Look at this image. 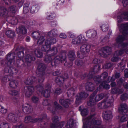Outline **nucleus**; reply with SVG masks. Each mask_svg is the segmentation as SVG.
I'll return each mask as SVG.
<instances>
[{
    "instance_id": "obj_35",
    "label": "nucleus",
    "mask_w": 128,
    "mask_h": 128,
    "mask_svg": "<svg viewBox=\"0 0 128 128\" xmlns=\"http://www.w3.org/2000/svg\"><path fill=\"white\" fill-rule=\"evenodd\" d=\"M40 8V6L38 5L32 6L30 10V12L32 14L37 12Z\"/></svg>"
},
{
    "instance_id": "obj_55",
    "label": "nucleus",
    "mask_w": 128,
    "mask_h": 128,
    "mask_svg": "<svg viewBox=\"0 0 128 128\" xmlns=\"http://www.w3.org/2000/svg\"><path fill=\"white\" fill-rule=\"evenodd\" d=\"M8 75H6L2 76H0V79L2 82H7Z\"/></svg>"
},
{
    "instance_id": "obj_23",
    "label": "nucleus",
    "mask_w": 128,
    "mask_h": 128,
    "mask_svg": "<svg viewBox=\"0 0 128 128\" xmlns=\"http://www.w3.org/2000/svg\"><path fill=\"white\" fill-rule=\"evenodd\" d=\"M102 116L104 119L107 120H111L113 116L112 112L110 110H107L103 112Z\"/></svg>"
},
{
    "instance_id": "obj_7",
    "label": "nucleus",
    "mask_w": 128,
    "mask_h": 128,
    "mask_svg": "<svg viewBox=\"0 0 128 128\" xmlns=\"http://www.w3.org/2000/svg\"><path fill=\"white\" fill-rule=\"evenodd\" d=\"M47 118L46 114H41L40 118H33L31 116H27L25 117L24 122L26 123H29L30 122L35 123L36 122L38 123L42 122L44 120Z\"/></svg>"
},
{
    "instance_id": "obj_16",
    "label": "nucleus",
    "mask_w": 128,
    "mask_h": 128,
    "mask_svg": "<svg viewBox=\"0 0 128 128\" xmlns=\"http://www.w3.org/2000/svg\"><path fill=\"white\" fill-rule=\"evenodd\" d=\"M74 76L81 80H84L86 77H88V74L86 72L83 74L81 71L77 69L74 70Z\"/></svg>"
},
{
    "instance_id": "obj_37",
    "label": "nucleus",
    "mask_w": 128,
    "mask_h": 128,
    "mask_svg": "<svg viewBox=\"0 0 128 128\" xmlns=\"http://www.w3.org/2000/svg\"><path fill=\"white\" fill-rule=\"evenodd\" d=\"M123 92V90L122 89H120L118 88H114L112 89L111 93L113 94H121Z\"/></svg>"
},
{
    "instance_id": "obj_47",
    "label": "nucleus",
    "mask_w": 128,
    "mask_h": 128,
    "mask_svg": "<svg viewBox=\"0 0 128 128\" xmlns=\"http://www.w3.org/2000/svg\"><path fill=\"white\" fill-rule=\"evenodd\" d=\"M34 54L36 56L39 58H42L43 56V53L40 49H36L35 50Z\"/></svg>"
},
{
    "instance_id": "obj_34",
    "label": "nucleus",
    "mask_w": 128,
    "mask_h": 128,
    "mask_svg": "<svg viewBox=\"0 0 128 128\" xmlns=\"http://www.w3.org/2000/svg\"><path fill=\"white\" fill-rule=\"evenodd\" d=\"M6 34L7 37L10 38H14L16 35L14 31L10 30H7Z\"/></svg>"
},
{
    "instance_id": "obj_50",
    "label": "nucleus",
    "mask_w": 128,
    "mask_h": 128,
    "mask_svg": "<svg viewBox=\"0 0 128 128\" xmlns=\"http://www.w3.org/2000/svg\"><path fill=\"white\" fill-rule=\"evenodd\" d=\"M100 28L103 32H106L108 29V25L107 23L103 24L100 26Z\"/></svg>"
},
{
    "instance_id": "obj_11",
    "label": "nucleus",
    "mask_w": 128,
    "mask_h": 128,
    "mask_svg": "<svg viewBox=\"0 0 128 128\" xmlns=\"http://www.w3.org/2000/svg\"><path fill=\"white\" fill-rule=\"evenodd\" d=\"M100 66L98 64H96L94 66L93 68L91 69L89 73L88 74V78L90 79H92L94 74L100 70Z\"/></svg>"
},
{
    "instance_id": "obj_5",
    "label": "nucleus",
    "mask_w": 128,
    "mask_h": 128,
    "mask_svg": "<svg viewBox=\"0 0 128 128\" xmlns=\"http://www.w3.org/2000/svg\"><path fill=\"white\" fill-rule=\"evenodd\" d=\"M118 110L120 113L123 115L120 119V122H123L127 121L128 119V117L126 114L128 111L126 104L125 103L120 104Z\"/></svg>"
},
{
    "instance_id": "obj_56",
    "label": "nucleus",
    "mask_w": 128,
    "mask_h": 128,
    "mask_svg": "<svg viewBox=\"0 0 128 128\" xmlns=\"http://www.w3.org/2000/svg\"><path fill=\"white\" fill-rule=\"evenodd\" d=\"M9 124L7 122H2L0 124V128H8Z\"/></svg>"
},
{
    "instance_id": "obj_63",
    "label": "nucleus",
    "mask_w": 128,
    "mask_h": 128,
    "mask_svg": "<svg viewBox=\"0 0 128 128\" xmlns=\"http://www.w3.org/2000/svg\"><path fill=\"white\" fill-rule=\"evenodd\" d=\"M92 62L93 63L96 64L98 63H100L101 61L100 60H99L97 58H95L94 59Z\"/></svg>"
},
{
    "instance_id": "obj_62",
    "label": "nucleus",
    "mask_w": 128,
    "mask_h": 128,
    "mask_svg": "<svg viewBox=\"0 0 128 128\" xmlns=\"http://www.w3.org/2000/svg\"><path fill=\"white\" fill-rule=\"evenodd\" d=\"M42 104L44 106H47L49 105L48 101L47 99H45L44 100L43 102H42Z\"/></svg>"
},
{
    "instance_id": "obj_1",
    "label": "nucleus",
    "mask_w": 128,
    "mask_h": 128,
    "mask_svg": "<svg viewBox=\"0 0 128 128\" xmlns=\"http://www.w3.org/2000/svg\"><path fill=\"white\" fill-rule=\"evenodd\" d=\"M56 40L55 38H51L46 40L45 42V45H43L41 47L42 51L46 52L44 61L45 62L50 63L52 68H55L57 64L60 63L62 64L65 66L70 67L72 65V62L66 63V57L65 53L61 52L59 55H57L52 59V56L56 54L58 52L57 48L56 47H53L51 49L50 46L56 43Z\"/></svg>"
},
{
    "instance_id": "obj_45",
    "label": "nucleus",
    "mask_w": 128,
    "mask_h": 128,
    "mask_svg": "<svg viewBox=\"0 0 128 128\" xmlns=\"http://www.w3.org/2000/svg\"><path fill=\"white\" fill-rule=\"evenodd\" d=\"M124 36L122 35H119L116 39V42L120 44L122 43L124 40Z\"/></svg>"
},
{
    "instance_id": "obj_12",
    "label": "nucleus",
    "mask_w": 128,
    "mask_h": 128,
    "mask_svg": "<svg viewBox=\"0 0 128 128\" xmlns=\"http://www.w3.org/2000/svg\"><path fill=\"white\" fill-rule=\"evenodd\" d=\"M88 96V94L84 92H80L78 94L76 95L75 102L76 104H79L81 102L82 100L86 98Z\"/></svg>"
},
{
    "instance_id": "obj_17",
    "label": "nucleus",
    "mask_w": 128,
    "mask_h": 128,
    "mask_svg": "<svg viewBox=\"0 0 128 128\" xmlns=\"http://www.w3.org/2000/svg\"><path fill=\"white\" fill-rule=\"evenodd\" d=\"M123 19L128 20V10L127 12H122L118 16L117 20L118 23L122 22L123 21Z\"/></svg>"
},
{
    "instance_id": "obj_49",
    "label": "nucleus",
    "mask_w": 128,
    "mask_h": 128,
    "mask_svg": "<svg viewBox=\"0 0 128 128\" xmlns=\"http://www.w3.org/2000/svg\"><path fill=\"white\" fill-rule=\"evenodd\" d=\"M104 96V94L103 93H101L97 95L95 98L96 102H98L103 98Z\"/></svg>"
},
{
    "instance_id": "obj_20",
    "label": "nucleus",
    "mask_w": 128,
    "mask_h": 128,
    "mask_svg": "<svg viewBox=\"0 0 128 128\" xmlns=\"http://www.w3.org/2000/svg\"><path fill=\"white\" fill-rule=\"evenodd\" d=\"M107 82L106 80H104L100 84L98 87L96 89H98V91H101L103 90V89H105L106 90L109 89L110 87V85L107 84Z\"/></svg>"
},
{
    "instance_id": "obj_29",
    "label": "nucleus",
    "mask_w": 128,
    "mask_h": 128,
    "mask_svg": "<svg viewBox=\"0 0 128 128\" xmlns=\"http://www.w3.org/2000/svg\"><path fill=\"white\" fill-rule=\"evenodd\" d=\"M18 33L19 34L24 35L27 33V30L24 26H20L18 27Z\"/></svg>"
},
{
    "instance_id": "obj_61",
    "label": "nucleus",
    "mask_w": 128,
    "mask_h": 128,
    "mask_svg": "<svg viewBox=\"0 0 128 128\" xmlns=\"http://www.w3.org/2000/svg\"><path fill=\"white\" fill-rule=\"evenodd\" d=\"M118 56H114L112 57L111 59L112 62H116L118 61L119 60V58H118Z\"/></svg>"
},
{
    "instance_id": "obj_30",
    "label": "nucleus",
    "mask_w": 128,
    "mask_h": 128,
    "mask_svg": "<svg viewBox=\"0 0 128 128\" xmlns=\"http://www.w3.org/2000/svg\"><path fill=\"white\" fill-rule=\"evenodd\" d=\"M80 112V114L82 116H85L88 114V110L86 108H84L83 106H80L78 108Z\"/></svg>"
},
{
    "instance_id": "obj_15",
    "label": "nucleus",
    "mask_w": 128,
    "mask_h": 128,
    "mask_svg": "<svg viewBox=\"0 0 128 128\" xmlns=\"http://www.w3.org/2000/svg\"><path fill=\"white\" fill-rule=\"evenodd\" d=\"M98 92V89H96L91 95L90 96V100L87 102V104L88 106H93L94 105L96 102H97L95 100L94 97Z\"/></svg>"
},
{
    "instance_id": "obj_33",
    "label": "nucleus",
    "mask_w": 128,
    "mask_h": 128,
    "mask_svg": "<svg viewBox=\"0 0 128 128\" xmlns=\"http://www.w3.org/2000/svg\"><path fill=\"white\" fill-rule=\"evenodd\" d=\"M58 32L57 30L55 29H53L50 31L48 33V35L49 36H50L49 38H55L52 37H51V36L56 37L58 35ZM48 39H49V38H48L46 40ZM55 39L56 40V39L55 38Z\"/></svg>"
},
{
    "instance_id": "obj_25",
    "label": "nucleus",
    "mask_w": 128,
    "mask_h": 128,
    "mask_svg": "<svg viewBox=\"0 0 128 128\" xmlns=\"http://www.w3.org/2000/svg\"><path fill=\"white\" fill-rule=\"evenodd\" d=\"M86 36L88 38H93L97 34V32L93 30H90L86 32Z\"/></svg>"
},
{
    "instance_id": "obj_40",
    "label": "nucleus",
    "mask_w": 128,
    "mask_h": 128,
    "mask_svg": "<svg viewBox=\"0 0 128 128\" xmlns=\"http://www.w3.org/2000/svg\"><path fill=\"white\" fill-rule=\"evenodd\" d=\"M69 59L70 62L74 60L75 58V55L74 52L72 51H70L68 54Z\"/></svg>"
},
{
    "instance_id": "obj_36",
    "label": "nucleus",
    "mask_w": 128,
    "mask_h": 128,
    "mask_svg": "<svg viewBox=\"0 0 128 128\" xmlns=\"http://www.w3.org/2000/svg\"><path fill=\"white\" fill-rule=\"evenodd\" d=\"M76 87L74 88V87H72L69 88L67 90V96L69 97L70 95H72L73 96L74 94V92H75L76 90Z\"/></svg>"
},
{
    "instance_id": "obj_3",
    "label": "nucleus",
    "mask_w": 128,
    "mask_h": 128,
    "mask_svg": "<svg viewBox=\"0 0 128 128\" xmlns=\"http://www.w3.org/2000/svg\"><path fill=\"white\" fill-rule=\"evenodd\" d=\"M94 115H92L88 117L85 120V122L83 124V128H90L92 125L100 126L102 123L101 120H96L93 118Z\"/></svg>"
},
{
    "instance_id": "obj_10",
    "label": "nucleus",
    "mask_w": 128,
    "mask_h": 128,
    "mask_svg": "<svg viewBox=\"0 0 128 128\" xmlns=\"http://www.w3.org/2000/svg\"><path fill=\"white\" fill-rule=\"evenodd\" d=\"M112 49V48L109 46L104 47L102 48V50L98 52V54L103 57H106L108 55L110 54Z\"/></svg>"
},
{
    "instance_id": "obj_51",
    "label": "nucleus",
    "mask_w": 128,
    "mask_h": 128,
    "mask_svg": "<svg viewBox=\"0 0 128 128\" xmlns=\"http://www.w3.org/2000/svg\"><path fill=\"white\" fill-rule=\"evenodd\" d=\"M9 12L12 14H15L16 11V7L14 5L10 6L8 9Z\"/></svg>"
},
{
    "instance_id": "obj_57",
    "label": "nucleus",
    "mask_w": 128,
    "mask_h": 128,
    "mask_svg": "<svg viewBox=\"0 0 128 128\" xmlns=\"http://www.w3.org/2000/svg\"><path fill=\"white\" fill-rule=\"evenodd\" d=\"M54 92L55 94L59 95L62 93V90L60 88H58L55 89L54 91Z\"/></svg>"
},
{
    "instance_id": "obj_58",
    "label": "nucleus",
    "mask_w": 128,
    "mask_h": 128,
    "mask_svg": "<svg viewBox=\"0 0 128 128\" xmlns=\"http://www.w3.org/2000/svg\"><path fill=\"white\" fill-rule=\"evenodd\" d=\"M8 93L12 96H16L18 94V92L16 90H11L9 91Z\"/></svg>"
},
{
    "instance_id": "obj_44",
    "label": "nucleus",
    "mask_w": 128,
    "mask_h": 128,
    "mask_svg": "<svg viewBox=\"0 0 128 128\" xmlns=\"http://www.w3.org/2000/svg\"><path fill=\"white\" fill-rule=\"evenodd\" d=\"M18 82L15 80L10 82V88H15L18 86Z\"/></svg>"
},
{
    "instance_id": "obj_31",
    "label": "nucleus",
    "mask_w": 128,
    "mask_h": 128,
    "mask_svg": "<svg viewBox=\"0 0 128 128\" xmlns=\"http://www.w3.org/2000/svg\"><path fill=\"white\" fill-rule=\"evenodd\" d=\"M85 88L89 91H92L94 89V86L92 83L88 82L86 84Z\"/></svg>"
},
{
    "instance_id": "obj_48",
    "label": "nucleus",
    "mask_w": 128,
    "mask_h": 128,
    "mask_svg": "<svg viewBox=\"0 0 128 128\" xmlns=\"http://www.w3.org/2000/svg\"><path fill=\"white\" fill-rule=\"evenodd\" d=\"M44 75H42L41 74H39V77L37 79L36 78V81H35V83L37 82H42L44 80Z\"/></svg>"
},
{
    "instance_id": "obj_54",
    "label": "nucleus",
    "mask_w": 128,
    "mask_h": 128,
    "mask_svg": "<svg viewBox=\"0 0 128 128\" xmlns=\"http://www.w3.org/2000/svg\"><path fill=\"white\" fill-rule=\"evenodd\" d=\"M39 97L36 96H33L31 98L32 102L35 104H37L39 102Z\"/></svg>"
},
{
    "instance_id": "obj_8",
    "label": "nucleus",
    "mask_w": 128,
    "mask_h": 128,
    "mask_svg": "<svg viewBox=\"0 0 128 128\" xmlns=\"http://www.w3.org/2000/svg\"><path fill=\"white\" fill-rule=\"evenodd\" d=\"M114 101V100L112 98L110 99L109 100L104 99L98 104V106L99 108L102 109L111 107L112 106Z\"/></svg>"
},
{
    "instance_id": "obj_53",
    "label": "nucleus",
    "mask_w": 128,
    "mask_h": 128,
    "mask_svg": "<svg viewBox=\"0 0 128 128\" xmlns=\"http://www.w3.org/2000/svg\"><path fill=\"white\" fill-rule=\"evenodd\" d=\"M59 117L57 116H55L52 117V122L53 123L58 124V123L61 122H59Z\"/></svg>"
},
{
    "instance_id": "obj_21",
    "label": "nucleus",
    "mask_w": 128,
    "mask_h": 128,
    "mask_svg": "<svg viewBox=\"0 0 128 128\" xmlns=\"http://www.w3.org/2000/svg\"><path fill=\"white\" fill-rule=\"evenodd\" d=\"M46 68V65L43 63H41L38 65L37 69L39 72V74L42 75L45 74V71Z\"/></svg>"
},
{
    "instance_id": "obj_43",
    "label": "nucleus",
    "mask_w": 128,
    "mask_h": 128,
    "mask_svg": "<svg viewBox=\"0 0 128 128\" xmlns=\"http://www.w3.org/2000/svg\"><path fill=\"white\" fill-rule=\"evenodd\" d=\"M47 15V19L48 20H52L54 19L55 17L56 14L54 12L46 13Z\"/></svg>"
},
{
    "instance_id": "obj_26",
    "label": "nucleus",
    "mask_w": 128,
    "mask_h": 128,
    "mask_svg": "<svg viewBox=\"0 0 128 128\" xmlns=\"http://www.w3.org/2000/svg\"><path fill=\"white\" fill-rule=\"evenodd\" d=\"M26 88L27 90L25 93L26 96L28 97H30L34 92V87L33 86H27Z\"/></svg>"
},
{
    "instance_id": "obj_39",
    "label": "nucleus",
    "mask_w": 128,
    "mask_h": 128,
    "mask_svg": "<svg viewBox=\"0 0 128 128\" xmlns=\"http://www.w3.org/2000/svg\"><path fill=\"white\" fill-rule=\"evenodd\" d=\"M31 36L35 40H36L37 38H38L40 36H41L39 32L37 31H34L32 32L31 34Z\"/></svg>"
},
{
    "instance_id": "obj_2",
    "label": "nucleus",
    "mask_w": 128,
    "mask_h": 128,
    "mask_svg": "<svg viewBox=\"0 0 128 128\" xmlns=\"http://www.w3.org/2000/svg\"><path fill=\"white\" fill-rule=\"evenodd\" d=\"M18 59L14 60L16 54L15 52H10L8 54L4 59L0 62L1 66L4 67V72L8 73L11 75L16 74L18 72V69L23 68L26 66V63L24 62L22 60L24 55V50L18 51L16 53Z\"/></svg>"
},
{
    "instance_id": "obj_27",
    "label": "nucleus",
    "mask_w": 128,
    "mask_h": 128,
    "mask_svg": "<svg viewBox=\"0 0 128 128\" xmlns=\"http://www.w3.org/2000/svg\"><path fill=\"white\" fill-rule=\"evenodd\" d=\"M121 27L122 30V34L124 36L128 34V22L122 24Z\"/></svg>"
},
{
    "instance_id": "obj_46",
    "label": "nucleus",
    "mask_w": 128,
    "mask_h": 128,
    "mask_svg": "<svg viewBox=\"0 0 128 128\" xmlns=\"http://www.w3.org/2000/svg\"><path fill=\"white\" fill-rule=\"evenodd\" d=\"M63 126L64 124L62 122H60L58 124L52 123L50 124V128H56L58 127H63Z\"/></svg>"
},
{
    "instance_id": "obj_4",
    "label": "nucleus",
    "mask_w": 128,
    "mask_h": 128,
    "mask_svg": "<svg viewBox=\"0 0 128 128\" xmlns=\"http://www.w3.org/2000/svg\"><path fill=\"white\" fill-rule=\"evenodd\" d=\"M45 87L47 88L44 90L43 86L41 84H38L35 86V87L39 91L44 97L47 98L50 96L51 86L50 84L47 83L46 84Z\"/></svg>"
},
{
    "instance_id": "obj_32",
    "label": "nucleus",
    "mask_w": 128,
    "mask_h": 128,
    "mask_svg": "<svg viewBox=\"0 0 128 128\" xmlns=\"http://www.w3.org/2000/svg\"><path fill=\"white\" fill-rule=\"evenodd\" d=\"M8 13L7 9L4 7L0 8V16L3 17L6 16Z\"/></svg>"
},
{
    "instance_id": "obj_59",
    "label": "nucleus",
    "mask_w": 128,
    "mask_h": 128,
    "mask_svg": "<svg viewBox=\"0 0 128 128\" xmlns=\"http://www.w3.org/2000/svg\"><path fill=\"white\" fill-rule=\"evenodd\" d=\"M54 104L55 108L57 109H61L62 108V106L58 104L56 101L54 102Z\"/></svg>"
},
{
    "instance_id": "obj_19",
    "label": "nucleus",
    "mask_w": 128,
    "mask_h": 128,
    "mask_svg": "<svg viewBox=\"0 0 128 128\" xmlns=\"http://www.w3.org/2000/svg\"><path fill=\"white\" fill-rule=\"evenodd\" d=\"M22 108V111L25 113H31L33 111L32 106L28 104H23Z\"/></svg>"
},
{
    "instance_id": "obj_60",
    "label": "nucleus",
    "mask_w": 128,
    "mask_h": 128,
    "mask_svg": "<svg viewBox=\"0 0 128 128\" xmlns=\"http://www.w3.org/2000/svg\"><path fill=\"white\" fill-rule=\"evenodd\" d=\"M122 4L124 7H126L128 4V0H122Z\"/></svg>"
},
{
    "instance_id": "obj_14",
    "label": "nucleus",
    "mask_w": 128,
    "mask_h": 128,
    "mask_svg": "<svg viewBox=\"0 0 128 128\" xmlns=\"http://www.w3.org/2000/svg\"><path fill=\"white\" fill-rule=\"evenodd\" d=\"M35 60L36 58L34 56H32L29 54H28L26 55L25 56V62H24V63H26V66L25 68H20L19 69H18V70H19V71L18 72V73H19L22 70H25L28 67L27 64L28 63H30L32 61H34Z\"/></svg>"
},
{
    "instance_id": "obj_9",
    "label": "nucleus",
    "mask_w": 128,
    "mask_h": 128,
    "mask_svg": "<svg viewBox=\"0 0 128 128\" xmlns=\"http://www.w3.org/2000/svg\"><path fill=\"white\" fill-rule=\"evenodd\" d=\"M13 19L14 22V24H17L18 22L21 23L26 26H29L32 24L28 20H25L24 17H22L19 15L17 16L16 17H14L13 18Z\"/></svg>"
},
{
    "instance_id": "obj_6",
    "label": "nucleus",
    "mask_w": 128,
    "mask_h": 128,
    "mask_svg": "<svg viewBox=\"0 0 128 128\" xmlns=\"http://www.w3.org/2000/svg\"><path fill=\"white\" fill-rule=\"evenodd\" d=\"M91 46L89 45L84 44L82 45L80 48V53L77 52V54L78 57L81 59L84 58L86 56L90 51Z\"/></svg>"
},
{
    "instance_id": "obj_24",
    "label": "nucleus",
    "mask_w": 128,
    "mask_h": 128,
    "mask_svg": "<svg viewBox=\"0 0 128 128\" xmlns=\"http://www.w3.org/2000/svg\"><path fill=\"white\" fill-rule=\"evenodd\" d=\"M59 102L64 107L68 108L71 104V101L68 99H60L59 100Z\"/></svg>"
},
{
    "instance_id": "obj_28",
    "label": "nucleus",
    "mask_w": 128,
    "mask_h": 128,
    "mask_svg": "<svg viewBox=\"0 0 128 128\" xmlns=\"http://www.w3.org/2000/svg\"><path fill=\"white\" fill-rule=\"evenodd\" d=\"M36 80V78L34 76L28 77L27 79L25 80L24 83L28 85H32L35 83Z\"/></svg>"
},
{
    "instance_id": "obj_22",
    "label": "nucleus",
    "mask_w": 128,
    "mask_h": 128,
    "mask_svg": "<svg viewBox=\"0 0 128 128\" xmlns=\"http://www.w3.org/2000/svg\"><path fill=\"white\" fill-rule=\"evenodd\" d=\"M7 120L10 122L14 123L18 122V118L14 114L10 113L8 116Z\"/></svg>"
},
{
    "instance_id": "obj_42",
    "label": "nucleus",
    "mask_w": 128,
    "mask_h": 128,
    "mask_svg": "<svg viewBox=\"0 0 128 128\" xmlns=\"http://www.w3.org/2000/svg\"><path fill=\"white\" fill-rule=\"evenodd\" d=\"M44 37L43 36H40L35 40L37 42V44L38 45L42 44L44 41Z\"/></svg>"
},
{
    "instance_id": "obj_38",
    "label": "nucleus",
    "mask_w": 128,
    "mask_h": 128,
    "mask_svg": "<svg viewBox=\"0 0 128 128\" xmlns=\"http://www.w3.org/2000/svg\"><path fill=\"white\" fill-rule=\"evenodd\" d=\"M74 120L73 119L70 118L69 119L67 122L66 126L67 128H72L74 124Z\"/></svg>"
},
{
    "instance_id": "obj_13",
    "label": "nucleus",
    "mask_w": 128,
    "mask_h": 128,
    "mask_svg": "<svg viewBox=\"0 0 128 128\" xmlns=\"http://www.w3.org/2000/svg\"><path fill=\"white\" fill-rule=\"evenodd\" d=\"M68 74L66 73L64 74L62 76H58L55 80L58 86H61L63 85L64 79L68 78Z\"/></svg>"
},
{
    "instance_id": "obj_52",
    "label": "nucleus",
    "mask_w": 128,
    "mask_h": 128,
    "mask_svg": "<svg viewBox=\"0 0 128 128\" xmlns=\"http://www.w3.org/2000/svg\"><path fill=\"white\" fill-rule=\"evenodd\" d=\"M75 64L78 66H81L83 65L84 62L82 60L78 59L75 60Z\"/></svg>"
},
{
    "instance_id": "obj_18",
    "label": "nucleus",
    "mask_w": 128,
    "mask_h": 128,
    "mask_svg": "<svg viewBox=\"0 0 128 128\" xmlns=\"http://www.w3.org/2000/svg\"><path fill=\"white\" fill-rule=\"evenodd\" d=\"M86 40L83 36L80 34L77 37V40L73 39L72 41V44H79L86 42Z\"/></svg>"
},
{
    "instance_id": "obj_41",
    "label": "nucleus",
    "mask_w": 128,
    "mask_h": 128,
    "mask_svg": "<svg viewBox=\"0 0 128 128\" xmlns=\"http://www.w3.org/2000/svg\"><path fill=\"white\" fill-rule=\"evenodd\" d=\"M101 76L98 75L94 76V75L92 78H93L96 84H99L102 82L101 80Z\"/></svg>"
},
{
    "instance_id": "obj_64",
    "label": "nucleus",
    "mask_w": 128,
    "mask_h": 128,
    "mask_svg": "<svg viewBox=\"0 0 128 128\" xmlns=\"http://www.w3.org/2000/svg\"><path fill=\"white\" fill-rule=\"evenodd\" d=\"M112 65L111 63H107L105 66V67L106 68L108 69L112 67Z\"/></svg>"
}]
</instances>
